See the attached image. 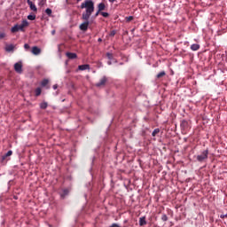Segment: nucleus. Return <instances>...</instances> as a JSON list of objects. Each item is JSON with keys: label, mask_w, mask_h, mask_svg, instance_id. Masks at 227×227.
<instances>
[{"label": "nucleus", "mask_w": 227, "mask_h": 227, "mask_svg": "<svg viewBox=\"0 0 227 227\" xmlns=\"http://www.w3.org/2000/svg\"><path fill=\"white\" fill-rule=\"evenodd\" d=\"M80 8L81 10L85 9V12L82 14V20H88L95 12V3H93V0H85L82 3Z\"/></svg>", "instance_id": "1"}, {"label": "nucleus", "mask_w": 227, "mask_h": 227, "mask_svg": "<svg viewBox=\"0 0 227 227\" xmlns=\"http://www.w3.org/2000/svg\"><path fill=\"white\" fill-rule=\"evenodd\" d=\"M29 27V22L27 21V20H24L20 25L17 24V25H14L12 28H11V31L12 33H17L19 31H22L24 32L26 29V27Z\"/></svg>", "instance_id": "2"}, {"label": "nucleus", "mask_w": 227, "mask_h": 227, "mask_svg": "<svg viewBox=\"0 0 227 227\" xmlns=\"http://www.w3.org/2000/svg\"><path fill=\"white\" fill-rule=\"evenodd\" d=\"M198 162H205L208 159V149L203 151L200 154L196 157Z\"/></svg>", "instance_id": "3"}, {"label": "nucleus", "mask_w": 227, "mask_h": 227, "mask_svg": "<svg viewBox=\"0 0 227 227\" xmlns=\"http://www.w3.org/2000/svg\"><path fill=\"white\" fill-rule=\"evenodd\" d=\"M107 83V76H103L98 82L95 84L97 88H104Z\"/></svg>", "instance_id": "4"}, {"label": "nucleus", "mask_w": 227, "mask_h": 227, "mask_svg": "<svg viewBox=\"0 0 227 227\" xmlns=\"http://www.w3.org/2000/svg\"><path fill=\"white\" fill-rule=\"evenodd\" d=\"M82 20H84V22H82L79 27L81 31H88V27L90 26V19Z\"/></svg>", "instance_id": "5"}, {"label": "nucleus", "mask_w": 227, "mask_h": 227, "mask_svg": "<svg viewBox=\"0 0 227 227\" xmlns=\"http://www.w3.org/2000/svg\"><path fill=\"white\" fill-rule=\"evenodd\" d=\"M14 70L17 74H22V62H17L14 64Z\"/></svg>", "instance_id": "6"}, {"label": "nucleus", "mask_w": 227, "mask_h": 227, "mask_svg": "<svg viewBox=\"0 0 227 227\" xmlns=\"http://www.w3.org/2000/svg\"><path fill=\"white\" fill-rule=\"evenodd\" d=\"M13 154V152L12 151H8L6 154H4V156H2V160H1V162L3 164H6V162L8 161V157H12V155Z\"/></svg>", "instance_id": "7"}, {"label": "nucleus", "mask_w": 227, "mask_h": 227, "mask_svg": "<svg viewBox=\"0 0 227 227\" xmlns=\"http://www.w3.org/2000/svg\"><path fill=\"white\" fill-rule=\"evenodd\" d=\"M41 53H42V50L40 48H38L37 46L32 47V54H34V56H38Z\"/></svg>", "instance_id": "8"}, {"label": "nucleus", "mask_w": 227, "mask_h": 227, "mask_svg": "<svg viewBox=\"0 0 227 227\" xmlns=\"http://www.w3.org/2000/svg\"><path fill=\"white\" fill-rule=\"evenodd\" d=\"M27 3L29 5L30 10H32V12H38V9L36 8L35 3L31 2V0H27Z\"/></svg>", "instance_id": "9"}, {"label": "nucleus", "mask_w": 227, "mask_h": 227, "mask_svg": "<svg viewBox=\"0 0 227 227\" xmlns=\"http://www.w3.org/2000/svg\"><path fill=\"white\" fill-rule=\"evenodd\" d=\"M181 129H183V130H187V129H189V122L185 120L182 121Z\"/></svg>", "instance_id": "10"}, {"label": "nucleus", "mask_w": 227, "mask_h": 227, "mask_svg": "<svg viewBox=\"0 0 227 227\" xmlns=\"http://www.w3.org/2000/svg\"><path fill=\"white\" fill-rule=\"evenodd\" d=\"M66 56L68 58V59H77V54L76 53L67 52Z\"/></svg>", "instance_id": "11"}, {"label": "nucleus", "mask_w": 227, "mask_h": 227, "mask_svg": "<svg viewBox=\"0 0 227 227\" xmlns=\"http://www.w3.org/2000/svg\"><path fill=\"white\" fill-rule=\"evenodd\" d=\"M14 50H15V46L13 44H7L5 46L6 52H13Z\"/></svg>", "instance_id": "12"}, {"label": "nucleus", "mask_w": 227, "mask_h": 227, "mask_svg": "<svg viewBox=\"0 0 227 227\" xmlns=\"http://www.w3.org/2000/svg\"><path fill=\"white\" fill-rule=\"evenodd\" d=\"M146 216H142L139 218V226H146Z\"/></svg>", "instance_id": "13"}, {"label": "nucleus", "mask_w": 227, "mask_h": 227, "mask_svg": "<svg viewBox=\"0 0 227 227\" xmlns=\"http://www.w3.org/2000/svg\"><path fill=\"white\" fill-rule=\"evenodd\" d=\"M78 69L84 71V70H90V65L84 64V65H80L78 67Z\"/></svg>", "instance_id": "14"}, {"label": "nucleus", "mask_w": 227, "mask_h": 227, "mask_svg": "<svg viewBox=\"0 0 227 227\" xmlns=\"http://www.w3.org/2000/svg\"><path fill=\"white\" fill-rule=\"evenodd\" d=\"M106 10V4L100 3L98 4V12H104Z\"/></svg>", "instance_id": "15"}, {"label": "nucleus", "mask_w": 227, "mask_h": 227, "mask_svg": "<svg viewBox=\"0 0 227 227\" xmlns=\"http://www.w3.org/2000/svg\"><path fill=\"white\" fill-rule=\"evenodd\" d=\"M191 50L192 51H200V44H198V43L192 44Z\"/></svg>", "instance_id": "16"}, {"label": "nucleus", "mask_w": 227, "mask_h": 227, "mask_svg": "<svg viewBox=\"0 0 227 227\" xmlns=\"http://www.w3.org/2000/svg\"><path fill=\"white\" fill-rule=\"evenodd\" d=\"M35 97H40V95H42V88L38 87L35 89Z\"/></svg>", "instance_id": "17"}, {"label": "nucleus", "mask_w": 227, "mask_h": 227, "mask_svg": "<svg viewBox=\"0 0 227 227\" xmlns=\"http://www.w3.org/2000/svg\"><path fill=\"white\" fill-rule=\"evenodd\" d=\"M49 84V80L48 79H44L41 82V86H43V88H45L46 85Z\"/></svg>", "instance_id": "18"}, {"label": "nucleus", "mask_w": 227, "mask_h": 227, "mask_svg": "<svg viewBox=\"0 0 227 227\" xmlns=\"http://www.w3.org/2000/svg\"><path fill=\"white\" fill-rule=\"evenodd\" d=\"M164 75H166V72L165 71H161L157 74V79H160L161 77H164Z\"/></svg>", "instance_id": "19"}, {"label": "nucleus", "mask_w": 227, "mask_h": 227, "mask_svg": "<svg viewBox=\"0 0 227 227\" xmlns=\"http://www.w3.org/2000/svg\"><path fill=\"white\" fill-rule=\"evenodd\" d=\"M40 107L45 109L46 107H49V104L47 102H43L40 104Z\"/></svg>", "instance_id": "20"}, {"label": "nucleus", "mask_w": 227, "mask_h": 227, "mask_svg": "<svg viewBox=\"0 0 227 227\" xmlns=\"http://www.w3.org/2000/svg\"><path fill=\"white\" fill-rule=\"evenodd\" d=\"M159 132H160V129H155L153 133H152V137H155L157 136V134H159Z\"/></svg>", "instance_id": "21"}, {"label": "nucleus", "mask_w": 227, "mask_h": 227, "mask_svg": "<svg viewBox=\"0 0 227 227\" xmlns=\"http://www.w3.org/2000/svg\"><path fill=\"white\" fill-rule=\"evenodd\" d=\"M68 192H68V189L63 190V192H62V194H61L62 198H65V196H67Z\"/></svg>", "instance_id": "22"}, {"label": "nucleus", "mask_w": 227, "mask_h": 227, "mask_svg": "<svg viewBox=\"0 0 227 227\" xmlns=\"http://www.w3.org/2000/svg\"><path fill=\"white\" fill-rule=\"evenodd\" d=\"M28 20H35L36 19V15H28L27 16Z\"/></svg>", "instance_id": "23"}, {"label": "nucleus", "mask_w": 227, "mask_h": 227, "mask_svg": "<svg viewBox=\"0 0 227 227\" xmlns=\"http://www.w3.org/2000/svg\"><path fill=\"white\" fill-rule=\"evenodd\" d=\"M45 13H47V14L49 15V17H51V15H52V10L47 8V9L45 10Z\"/></svg>", "instance_id": "24"}, {"label": "nucleus", "mask_w": 227, "mask_h": 227, "mask_svg": "<svg viewBox=\"0 0 227 227\" xmlns=\"http://www.w3.org/2000/svg\"><path fill=\"white\" fill-rule=\"evenodd\" d=\"M100 15H102V17H105L106 19H107V17H109V13L108 12H101Z\"/></svg>", "instance_id": "25"}, {"label": "nucleus", "mask_w": 227, "mask_h": 227, "mask_svg": "<svg viewBox=\"0 0 227 227\" xmlns=\"http://www.w3.org/2000/svg\"><path fill=\"white\" fill-rule=\"evenodd\" d=\"M126 21L130 22L131 20H134V17L133 16H129V17H126Z\"/></svg>", "instance_id": "26"}, {"label": "nucleus", "mask_w": 227, "mask_h": 227, "mask_svg": "<svg viewBox=\"0 0 227 227\" xmlns=\"http://www.w3.org/2000/svg\"><path fill=\"white\" fill-rule=\"evenodd\" d=\"M45 3H46V0H41L38 4H39L40 6H44V5H45Z\"/></svg>", "instance_id": "27"}, {"label": "nucleus", "mask_w": 227, "mask_h": 227, "mask_svg": "<svg viewBox=\"0 0 227 227\" xmlns=\"http://www.w3.org/2000/svg\"><path fill=\"white\" fill-rule=\"evenodd\" d=\"M161 220H163L164 222L168 221V215H161Z\"/></svg>", "instance_id": "28"}, {"label": "nucleus", "mask_w": 227, "mask_h": 227, "mask_svg": "<svg viewBox=\"0 0 227 227\" xmlns=\"http://www.w3.org/2000/svg\"><path fill=\"white\" fill-rule=\"evenodd\" d=\"M6 36V34L4 32L0 33V40H3Z\"/></svg>", "instance_id": "29"}, {"label": "nucleus", "mask_w": 227, "mask_h": 227, "mask_svg": "<svg viewBox=\"0 0 227 227\" xmlns=\"http://www.w3.org/2000/svg\"><path fill=\"white\" fill-rule=\"evenodd\" d=\"M108 59H113V53H106Z\"/></svg>", "instance_id": "30"}, {"label": "nucleus", "mask_w": 227, "mask_h": 227, "mask_svg": "<svg viewBox=\"0 0 227 227\" xmlns=\"http://www.w3.org/2000/svg\"><path fill=\"white\" fill-rule=\"evenodd\" d=\"M24 49H26V51L29 50V49H30L29 44L25 43V44H24Z\"/></svg>", "instance_id": "31"}, {"label": "nucleus", "mask_w": 227, "mask_h": 227, "mask_svg": "<svg viewBox=\"0 0 227 227\" xmlns=\"http://www.w3.org/2000/svg\"><path fill=\"white\" fill-rule=\"evenodd\" d=\"M116 35V31L113 30L110 32V36H114Z\"/></svg>", "instance_id": "32"}, {"label": "nucleus", "mask_w": 227, "mask_h": 227, "mask_svg": "<svg viewBox=\"0 0 227 227\" xmlns=\"http://www.w3.org/2000/svg\"><path fill=\"white\" fill-rule=\"evenodd\" d=\"M110 227H121L118 223H113Z\"/></svg>", "instance_id": "33"}, {"label": "nucleus", "mask_w": 227, "mask_h": 227, "mask_svg": "<svg viewBox=\"0 0 227 227\" xmlns=\"http://www.w3.org/2000/svg\"><path fill=\"white\" fill-rule=\"evenodd\" d=\"M100 13H102V12H98H98L95 14V17H98V15H100Z\"/></svg>", "instance_id": "34"}, {"label": "nucleus", "mask_w": 227, "mask_h": 227, "mask_svg": "<svg viewBox=\"0 0 227 227\" xmlns=\"http://www.w3.org/2000/svg\"><path fill=\"white\" fill-rule=\"evenodd\" d=\"M220 217H221V219H224V217H227V214L226 215H221Z\"/></svg>", "instance_id": "35"}, {"label": "nucleus", "mask_w": 227, "mask_h": 227, "mask_svg": "<svg viewBox=\"0 0 227 227\" xmlns=\"http://www.w3.org/2000/svg\"><path fill=\"white\" fill-rule=\"evenodd\" d=\"M53 90H58V84L53 85Z\"/></svg>", "instance_id": "36"}, {"label": "nucleus", "mask_w": 227, "mask_h": 227, "mask_svg": "<svg viewBox=\"0 0 227 227\" xmlns=\"http://www.w3.org/2000/svg\"><path fill=\"white\" fill-rule=\"evenodd\" d=\"M116 0H109L110 3H114Z\"/></svg>", "instance_id": "37"}, {"label": "nucleus", "mask_w": 227, "mask_h": 227, "mask_svg": "<svg viewBox=\"0 0 227 227\" xmlns=\"http://www.w3.org/2000/svg\"><path fill=\"white\" fill-rule=\"evenodd\" d=\"M98 42H102V38H98Z\"/></svg>", "instance_id": "38"}, {"label": "nucleus", "mask_w": 227, "mask_h": 227, "mask_svg": "<svg viewBox=\"0 0 227 227\" xmlns=\"http://www.w3.org/2000/svg\"><path fill=\"white\" fill-rule=\"evenodd\" d=\"M54 33H56L54 30L52 31V35H54Z\"/></svg>", "instance_id": "39"}, {"label": "nucleus", "mask_w": 227, "mask_h": 227, "mask_svg": "<svg viewBox=\"0 0 227 227\" xmlns=\"http://www.w3.org/2000/svg\"><path fill=\"white\" fill-rule=\"evenodd\" d=\"M80 1H82V0H77V3H80Z\"/></svg>", "instance_id": "40"}]
</instances>
